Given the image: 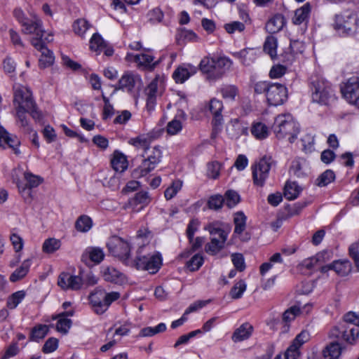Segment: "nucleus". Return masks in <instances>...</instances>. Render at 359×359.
Instances as JSON below:
<instances>
[{"mask_svg":"<svg viewBox=\"0 0 359 359\" xmlns=\"http://www.w3.org/2000/svg\"><path fill=\"white\" fill-rule=\"evenodd\" d=\"M150 201L151 198L147 191H140L137 193L132 199V202L135 205L141 204L142 205H147Z\"/></svg>","mask_w":359,"mask_h":359,"instance_id":"e2e57ef3","label":"nucleus"},{"mask_svg":"<svg viewBox=\"0 0 359 359\" xmlns=\"http://www.w3.org/2000/svg\"><path fill=\"white\" fill-rule=\"evenodd\" d=\"M153 138L149 135H141L129 140L128 143L135 148L142 149L144 153L150 148Z\"/></svg>","mask_w":359,"mask_h":359,"instance_id":"c756f323","label":"nucleus"},{"mask_svg":"<svg viewBox=\"0 0 359 359\" xmlns=\"http://www.w3.org/2000/svg\"><path fill=\"white\" fill-rule=\"evenodd\" d=\"M26 113H29L28 110L16 109V116H17L18 121L20 123L21 127L23 128V129L25 132L31 133L33 130L29 125V121L27 118Z\"/></svg>","mask_w":359,"mask_h":359,"instance_id":"603ef678","label":"nucleus"},{"mask_svg":"<svg viewBox=\"0 0 359 359\" xmlns=\"http://www.w3.org/2000/svg\"><path fill=\"white\" fill-rule=\"evenodd\" d=\"M239 194L233 190H229L225 193L224 202L228 208H232L240 202Z\"/></svg>","mask_w":359,"mask_h":359,"instance_id":"864d4df0","label":"nucleus"},{"mask_svg":"<svg viewBox=\"0 0 359 359\" xmlns=\"http://www.w3.org/2000/svg\"><path fill=\"white\" fill-rule=\"evenodd\" d=\"M272 128L277 138L283 139L288 136L291 143L295 140L299 130L298 124L290 114L277 116Z\"/></svg>","mask_w":359,"mask_h":359,"instance_id":"f03ea898","label":"nucleus"},{"mask_svg":"<svg viewBox=\"0 0 359 359\" xmlns=\"http://www.w3.org/2000/svg\"><path fill=\"white\" fill-rule=\"evenodd\" d=\"M312 100L315 102L327 105L335 100L334 90L327 81L316 79L311 83Z\"/></svg>","mask_w":359,"mask_h":359,"instance_id":"423d86ee","label":"nucleus"},{"mask_svg":"<svg viewBox=\"0 0 359 359\" xmlns=\"http://www.w3.org/2000/svg\"><path fill=\"white\" fill-rule=\"evenodd\" d=\"M196 67L187 65L178 67L173 72L172 77L176 83H182L196 73Z\"/></svg>","mask_w":359,"mask_h":359,"instance_id":"412c9836","label":"nucleus"},{"mask_svg":"<svg viewBox=\"0 0 359 359\" xmlns=\"http://www.w3.org/2000/svg\"><path fill=\"white\" fill-rule=\"evenodd\" d=\"M0 142H4L12 148L15 154H19L18 147L20 146V140L13 135L8 133L2 126H0Z\"/></svg>","mask_w":359,"mask_h":359,"instance_id":"cd10ccee","label":"nucleus"},{"mask_svg":"<svg viewBox=\"0 0 359 359\" xmlns=\"http://www.w3.org/2000/svg\"><path fill=\"white\" fill-rule=\"evenodd\" d=\"M311 12V6L309 3L305 4L301 8L297 9L292 18V22L294 25H301L307 22Z\"/></svg>","mask_w":359,"mask_h":359,"instance_id":"7c9ffc66","label":"nucleus"},{"mask_svg":"<svg viewBox=\"0 0 359 359\" xmlns=\"http://www.w3.org/2000/svg\"><path fill=\"white\" fill-rule=\"evenodd\" d=\"M215 57H204L200 62V69L204 72L208 74V79L210 81H212V74L215 72Z\"/></svg>","mask_w":359,"mask_h":359,"instance_id":"58836bf2","label":"nucleus"},{"mask_svg":"<svg viewBox=\"0 0 359 359\" xmlns=\"http://www.w3.org/2000/svg\"><path fill=\"white\" fill-rule=\"evenodd\" d=\"M341 350L339 341H332L324 348L323 356L324 359H338L341 355Z\"/></svg>","mask_w":359,"mask_h":359,"instance_id":"bb28decb","label":"nucleus"},{"mask_svg":"<svg viewBox=\"0 0 359 359\" xmlns=\"http://www.w3.org/2000/svg\"><path fill=\"white\" fill-rule=\"evenodd\" d=\"M334 172L331 170H327L317 178L316 184L318 187H325L334 181Z\"/></svg>","mask_w":359,"mask_h":359,"instance_id":"09e8293b","label":"nucleus"},{"mask_svg":"<svg viewBox=\"0 0 359 359\" xmlns=\"http://www.w3.org/2000/svg\"><path fill=\"white\" fill-rule=\"evenodd\" d=\"M203 261L201 255L196 254L187 262L186 266L191 271H196L203 265Z\"/></svg>","mask_w":359,"mask_h":359,"instance_id":"5fc2aeb1","label":"nucleus"},{"mask_svg":"<svg viewBox=\"0 0 359 359\" xmlns=\"http://www.w3.org/2000/svg\"><path fill=\"white\" fill-rule=\"evenodd\" d=\"M103 277L105 280L116 284H123L126 279L125 276L113 267H107L103 271Z\"/></svg>","mask_w":359,"mask_h":359,"instance_id":"c85d7f7f","label":"nucleus"},{"mask_svg":"<svg viewBox=\"0 0 359 359\" xmlns=\"http://www.w3.org/2000/svg\"><path fill=\"white\" fill-rule=\"evenodd\" d=\"M300 314V306L294 305L287 309L283 314V320L289 323Z\"/></svg>","mask_w":359,"mask_h":359,"instance_id":"bf43d9fd","label":"nucleus"},{"mask_svg":"<svg viewBox=\"0 0 359 359\" xmlns=\"http://www.w3.org/2000/svg\"><path fill=\"white\" fill-rule=\"evenodd\" d=\"M53 40V36L51 34L43 38V35H39L33 37L31 39L32 45L38 50L41 52V56L39 59L40 65L43 67H46L51 65L54 61V56L53 53L47 48L46 43L51 42Z\"/></svg>","mask_w":359,"mask_h":359,"instance_id":"9b49d317","label":"nucleus"},{"mask_svg":"<svg viewBox=\"0 0 359 359\" xmlns=\"http://www.w3.org/2000/svg\"><path fill=\"white\" fill-rule=\"evenodd\" d=\"M61 246V242L60 240L55 238H50L43 243L42 250L45 253H53L57 250Z\"/></svg>","mask_w":359,"mask_h":359,"instance_id":"a18cd8bd","label":"nucleus"},{"mask_svg":"<svg viewBox=\"0 0 359 359\" xmlns=\"http://www.w3.org/2000/svg\"><path fill=\"white\" fill-rule=\"evenodd\" d=\"M121 294L118 292H105L101 289H97L90 296V301L95 312L97 314L104 313L110 304L118 299Z\"/></svg>","mask_w":359,"mask_h":359,"instance_id":"0eeeda50","label":"nucleus"},{"mask_svg":"<svg viewBox=\"0 0 359 359\" xmlns=\"http://www.w3.org/2000/svg\"><path fill=\"white\" fill-rule=\"evenodd\" d=\"M215 72L212 74V81L221 79L233 64L232 61L226 57H215Z\"/></svg>","mask_w":359,"mask_h":359,"instance_id":"aec40b11","label":"nucleus"},{"mask_svg":"<svg viewBox=\"0 0 359 359\" xmlns=\"http://www.w3.org/2000/svg\"><path fill=\"white\" fill-rule=\"evenodd\" d=\"M309 339V334L307 331H302L292 341L284 354L286 359H297L300 356V347Z\"/></svg>","mask_w":359,"mask_h":359,"instance_id":"dca6fc26","label":"nucleus"},{"mask_svg":"<svg viewBox=\"0 0 359 359\" xmlns=\"http://www.w3.org/2000/svg\"><path fill=\"white\" fill-rule=\"evenodd\" d=\"M161 257L160 254H149L141 255L138 252L135 259L131 264L139 270L148 271L150 273H156L161 265Z\"/></svg>","mask_w":359,"mask_h":359,"instance_id":"f8f14e48","label":"nucleus"},{"mask_svg":"<svg viewBox=\"0 0 359 359\" xmlns=\"http://www.w3.org/2000/svg\"><path fill=\"white\" fill-rule=\"evenodd\" d=\"M25 180L27 182L26 184H22L20 182L17 183L19 191L21 194L25 193L27 191L28 196H30V189L38 187L43 182V179L38 175H34L29 172L24 173Z\"/></svg>","mask_w":359,"mask_h":359,"instance_id":"a211bd4d","label":"nucleus"},{"mask_svg":"<svg viewBox=\"0 0 359 359\" xmlns=\"http://www.w3.org/2000/svg\"><path fill=\"white\" fill-rule=\"evenodd\" d=\"M277 46L278 41L277 39L273 36H269L266 37L263 49L264 51L268 54L272 60H276L278 58V55L277 54Z\"/></svg>","mask_w":359,"mask_h":359,"instance_id":"473e14b6","label":"nucleus"},{"mask_svg":"<svg viewBox=\"0 0 359 359\" xmlns=\"http://www.w3.org/2000/svg\"><path fill=\"white\" fill-rule=\"evenodd\" d=\"M348 251L350 256L355 261L356 266L359 269V242L352 243Z\"/></svg>","mask_w":359,"mask_h":359,"instance_id":"774afa93","label":"nucleus"},{"mask_svg":"<svg viewBox=\"0 0 359 359\" xmlns=\"http://www.w3.org/2000/svg\"><path fill=\"white\" fill-rule=\"evenodd\" d=\"M13 16L22 27V33L35 36L44 34L43 22L36 15H32L31 18L28 19L20 8H16L13 11Z\"/></svg>","mask_w":359,"mask_h":359,"instance_id":"20e7f679","label":"nucleus"},{"mask_svg":"<svg viewBox=\"0 0 359 359\" xmlns=\"http://www.w3.org/2000/svg\"><path fill=\"white\" fill-rule=\"evenodd\" d=\"M142 156L144 158L142 163L133 171L134 175L137 177H144L154 170L161 162L162 152L158 147H150Z\"/></svg>","mask_w":359,"mask_h":359,"instance_id":"39448f33","label":"nucleus"},{"mask_svg":"<svg viewBox=\"0 0 359 359\" xmlns=\"http://www.w3.org/2000/svg\"><path fill=\"white\" fill-rule=\"evenodd\" d=\"M330 336L339 341L353 344L359 336V325L340 323L331 330Z\"/></svg>","mask_w":359,"mask_h":359,"instance_id":"9d476101","label":"nucleus"},{"mask_svg":"<svg viewBox=\"0 0 359 359\" xmlns=\"http://www.w3.org/2000/svg\"><path fill=\"white\" fill-rule=\"evenodd\" d=\"M57 285L64 290H78L81 287L83 283L81 278L79 276L62 272L58 277Z\"/></svg>","mask_w":359,"mask_h":359,"instance_id":"f3484780","label":"nucleus"},{"mask_svg":"<svg viewBox=\"0 0 359 359\" xmlns=\"http://www.w3.org/2000/svg\"><path fill=\"white\" fill-rule=\"evenodd\" d=\"M107 246L113 256L118 257L125 264H129L130 245L127 241L116 236H112L108 241Z\"/></svg>","mask_w":359,"mask_h":359,"instance_id":"1a4fd4ad","label":"nucleus"},{"mask_svg":"<svg viewBox=\"0 0 359 359\" xmlns=\"http://www.w3.org/2000/svg\"><path fill=\"white\" fill-rule=\"evenodd\" d=\"M49 330L48 326L46 325H38L35 326L30 335V339L33 341H39L43 339L48 334Z\"/></svg>","mask_w":359,"mask_h":359,"instance_id":"49530a36","label":"nucleus"},{"mask_svg":"<svg viewBox=\"0 0 359 359\" xmlns=\"http://www.w3.org/2000/svg\"><path fill=\"white\" fill-rule=\"evenodd\" d=\"M220 91L224 98L229 100H234L238 94V88L233 85L224 86Z\"/></svg>","mask_w":359,"mask_h":359,"instance_id":"680f3d73","label":"nucleus"},{"mask_svg":"<svg viewBox=\"0 0 359 359\" xmlns=\"http://www.w3.org/2000/svg\"><path fill=\"white\" fill-rule=\"evenodd\" d=\"M13 102L16 109L28 110L29 114H30L34 119L37 121L41 119V112L37 109L29 90L27 88H18L15 90Z\"/></svg>","mask_w":359,"mask_h":359,"instance_id":"7ed1b4c3","label":"nucleus"},{"mask_svg":"<svg viewBox=\"0 0 359 359\" xmlns=\"http://www.w3.org/2000/svg\"><path fill=\"white\" fill-rule=\"evenodd\" d=\"M205 230L211 236L210 241L205 245V251L208 255H216L224 249L230 229L225 228L222 222L215 221L208 224Z\"/></svg>","mask_w":359,"mask_h":359,"instance_id":"f257e3e1","label":"nucleus"},{"mask_svg":"<svg viewBox=\"0 0 359 359\" xmlns=\"http://www.w3.org/2000/svg\"><path fill=\"white\" fill-rule=\"evenodd\" d=\"M200 222L197 219H192L187 228L186 234L189 241L192 242L194 233L198 231Z\"/></svg>","mask_w":359,"mask_h":359,"instance_id":"0e129e2a","label":"nucleus"},{"mask_svg":"<svg viewBox=\"0 0 359 359\" xmlns=\"http://www.w3.org/2000/svg\"><path fill=\"white\" fill-rule=\"evenodd\" d=\"M343 97L359 108V77L350 78L341 88Z\"/></svg>","mask_w":359,"mask_h":359,"instance_id":"4468645a","label":"nucleus"},{"mask_svg":"<svg viewBox=\"0 0 359 359\" xmlns=\"http://www.w3.org/2000/svg\"><path fill=\"white\" fill-rule=\"evenodd\" d=\"M251 133L255 138L258 140H263L268 137L269 129L265 124L261 122H257L252 125L251 128Z\"/></svg>","mask_w":359,"mask_h":359,"instance_id":"79ce46f5","label":"nucleus"},{"mask_svg":"<svg viewBox=\"0 0 359 359\" xmlns=\"http://www.w3.org/2000/svg\"><path fill=\"white\" fill-rule=\"evenodd\" d=\"M276 165V161L271 156H264L252 166V180L255 186L264 187L269 177L271 167Z\"/></svg>","mask_w":359,"mask_h":359,"instance_id":"6e6552de","label":"nucleus"},{"mask_svg":"<svg viewBox=\"0 0 359 359\" xmlns=\"http://www.w3.org/2000/svg\"><path fill=\"white\" fill-rule=\"evenodd\" d=\"M140 81V76L132 72H126L118 81V88L131 92L137 81Z\"/></svg>","mask_w":359,"mask_h":359,"instance_id":"4be33fe9","label":"nucleus"},{"mask_svg":"<svg viewBox=\"0 0 359 359\" xmlns=\"http://www.w3.org/2000/svg\"><path fill=\"white\" fill-rule=\"evenodd\" d=\"M247 217L245 214L238 211L234 214L233 222L235 224L234 233L240 235L241 234L246 228Z\"/></svg>","mask_w":359,"mask_h":359,"instance_id":"4c0bfd02","label":"nucleus"},{"mask_svg":"<svg viewBox=\"0 0 359 359\" xmlns=\"http://www.w3.org/2000/svg\"><path fill=\"white\" fill-rule=\"evenodd\" d=\"M221 165L218 162H212L208 165L207 175L210 178L217 179L220 172Z\"/></svg>","mask_w":359,"mask_h":359,"instance_id":"338daca9","label":"nucleus"},{"mask_svg":"<svg viewBox=\"0 0 359 359\" xmlns=\"http://www.w3.org/2000/svg\"><path fill=\"white\" fill-rule=\"evenodd\" d=\"M233 55L239 59L245 65H249L255 58V52L250 48H245L239 52L233 53Z\"/></svg>","mask_w":359,"mask_h":359,"instance_id":"ea45409f","label":"nucleus"},{"mask_svg":"<svg viewBox=\"0 0 359 359\" xmlns=\"http://www.w3.org/2000/svg\"><path fill=\"white\" fill-rule=\"evenodd\" d=\"M356 22L355 14L351 11H346L335 15L333 26L339 34H349L356 28Z\"/></svg>","mask_w":359,"mask_h":359,"instance_id":"ddd939ff","label":"nucleus"},{"mask_svg":"<svg viewBox=\"0 0 359 359\" xmlns=\"http://www.w3.org/2000/svg\"><path fill=\"white\" fill-rule=\"evenodd\" d=\"M72 27L76 34L83 37L86 32L90 27V24L86 19L80 18L74 21Z\"/></svg>","mask_w":359,"mask_h":359,"instance_id":"c03bdc74","label":"nucleus"},{"mask_svg":"<svg viewBox=\"0 0 359 359\" xmlns=\"http://www.w3.org/2000/svg\"><path fill=\"white\" fill-rule=\"evenodd\" d=\"M182 186V182L180 180L174 181L172 184L168 187L165 192L164 195L167 200L172 199L177 193L181 189Z\"/></svg>","mask_w":359,"mask_h":359,"instance_id":"4d7b16f0","label":"nucleus"},{"mask_svg":"<svg viewBox=\"0 0 359 359\" xmlns=\"http://www.w3.org/2000/svg\"><path fill=\"white\" fill-rule=\"evenodd\" d=\"M224 203V198L219 194L213 195L210 197L208 201V206L214 210H220Z\"/></svg>","mask_w":359,"mask_h":359,"instance_id":"6e6d98bb","label":"nucleus"},{"mask_svg":"<svg viewBox=\"0 0 359 359\" xmlns=\"http://www.w3.org/2000/svg\"><path fill=\"white\" fill-rule=\"evenodd\" d=\"M105 43L102 37L98 33H95L90 40V48L100 53L105 48Z\"/></svg>","mask_w":359,"mask_h":359,"instance_id":"37998d69","label":"nucleus"},{"mask_svg":"<svg viewBox=\"0 0 359 359\" xmlns=\"http://www.w3.org/2000/svg\"><path fill=\"white\" fill-rule=\"evenodd\" d=\"M145 93L147 95V108L149 111L154 109L156 99L158 94V80L154 79L146 88Z\"/></svg>","mask_w":359,"mask_h":359,"instance_id":"b1692460","label":"nucleus"},{"mask_svg":"<svg viewBox=\"0 0 359 359\" xmlns=\"http://www.w3.org/2000/svg\"><path fill=\"white\" fill-rule=\"evenodd\" d=\"M59 318L56 329L58 332L66 334L72 325V320L62 316H57ZM53 319H56L57 317H53Z\"/></svg>","mask_w":359,"mask_h":359,"instance_id":"052dcab7","label":"nucleus"},{"mask_svg":"<svg viewBox=\"0 0 359 359\" xmlns=\"http://www.w3.org/2000/svg\"><path fill=\"white\" fill-rule=\"evenodd\" d=\"M285 25V18L281 14H276L266 24V29L269 33H276L282 29Z\"/></svg>","mask_w":359,"mask_h":359,"instance_id":"2f4dec72","label":"nucleus"},{"mask_svg":"<svg viewBox=\"0 0 359 359\" xmlns=\"http://www.w3.org/2000/svg\"><path fill=\"white\" fill-rule=\"evenodd\" d=\"M299 44L300 43L298 41L291 42L288 47L286 48L285 50L278 55V59H280V60L283 62H291L297 53V52L294 50V48Z\"/></svg>","mask_w":359,"mask_h":359,"instance_id":"a19ab883","label":"nucleus"},{"mask_svg":"<svg viewBox=\"0 0 359 359\" xmlns=\"http://www.w3.org/2000/svg\"><path fill=\"white\" fill-rule=\"evenodd\" d=\"M302 188L294 182H287L284 188V196L290 201L294 200L298 197Z\"/></svg>","mask_w":359,"mask_h":359,"instance_id":"c9c22d12","label":"nucleus"},{"mask_svg":"<svg viewBox=\"0 0 359 359\" xmlns=\"http://www.w3.org/2000/svg\"><path fill=\"white\" fill-rule=\"evenodd\" d=\"M247 285L243 280H240L231 288L229 295L233 299H240L245 291Z\"/></svg>","mask_w":359,"mask_h":359,"instance_id":"3c124183","label":"nucleus"},{"mask_svg":"<svg viewBox=\"0 0 359 359\" xmlns=\"http://www.w3.org/2000/svg\"><path fill=\"white\" fill-rule=\"evenodd\" d=\"M92 226V220L87 215H81L80 216L75 224V227L77 231L81 232H86Z\"/></svg>","mask_w":359,"mask_h":359,"instance_id":"de8ad7c7","label":"nucleus"},{"mask_svg":"<svg viewBox=\"0 0 359 359\" xmlns=\"http://www.w3.org/2000/svg\"><path fill=\"white\" fill-rule=\"evenodd\" d=\"M25 297V292L20 290L12 294L8 299L7 306L11 309H14L22 301Z\"/></svg>","mask_w":359,"mask_h":359,"instance_id":"8fccbe9b","label":"nucleus"},{"mask_svg":"<svg viewBox=\"0 0 359 359\" xmlns=\"http://www.w3.org/2000/svg\"><path fill=\"white\" fill-rule=\"evenodd\" d=\"M127 57H133V60L137 63L139 66H142L147 68H154L158 62H154V57L147 53L140 55H128Z\"/></svg>","mask_w":359,"mask_h":359,"instance_id":"72a5a7b5","label":"nucleus"},{"mask_svg":"<svg viewBox=\"0 0 359 359\" xmlns=\"http://www.w3.org/2000/svg\"><path fill=\"white\" fill-rule=\"evenodd\" d=\"M88 253L90 260L95 263H100L104 257L102 250L99 248H91Z\"/></svg>","mask_w":359,"mask_h":359,"instance_id":"69168bd1","label":"nucleus"},{"mask_svg":"<svg viewBox=\"0 0 359 359\" xmlns=\"http://www.w3.org/2000/svg\"><path fill=\"white\" fill-rule=\"evenodd\" d=\"M330 269L334 270L341 276H346L349 274L351 271V264L347 259L337 260L333 262L332 264L323 266L321 271L326 272Z\"/></svg>","mask_w":359,"mask_h":359,"instance_id":"6ab92c4d","label":"nucleus"},{"mask_svg":"<svg viewBox=\"0 0 359 359\" xmlns=\"http://www.w3.org/2000/svg\"><path fill=\"white\" fill-rule=\"evenodd\" d=\"M223 104L222 101L213 98L210 101L209 109L213 115L212 123L215 126L221 125L222 121V111Z\"/></svg>","mask_w":359,"mask_h":359,"instance_id":"393cba45","label":"nucleus"},{"mask_svg":"<svg viewBox=\"0 0 359 359\" xmlns=\"http://www.w3.org/2000/svg\"><path fill=\"white\" fill-rule=\"evenodd\" d=\"M111 164L113 169L119 172H124L128 166L126 156L121 152L116 151L111 159Z\"/></svg>","mask_w":359,"mask_h":359,"instance_id":"a878e982","label":"nucleus"},{"mask_svg":"<svg viewBox=\"0 0 359 359\" xmlns=\"http://www.w3.org/2000/svg\"><path fill=\"white\" fill-rule=\"evenodd\" d=\"M287 98V88L280 83H271L269 87L267 101L271 105L282 104Z\"/></svg>","mask_w":359,"mask_h":359,"instance_id":"2eb2a0df","label":"nucleus"},{"mask_svg":"<svg viewBox=\"0 0 359 359\" xmlns=\"http://www.w3.org/2000/svg\"><path fill=\"white\" fill-rule=\"evenodd\" d=\"M32 260L30 259H25L10 276V280L11 282H16L22 278H24L29 271L31 266Z\"/></svg>","mask_w":359,"mask_h":359,"instance_id":"f704fd0d","label":"nucleus"},{"mask_svg":"<svg viewBox=\"0 0 359 359\" xmlns=\"http://www.w3.org/2000/svg\"><path fill=\"white\" fill-rule=\"evenodd\" d=\"M324 252H319L316 254L314 257H310L309 259H304L302 262V266L305 268L310 269L314 267L318 263L322 262L324 260Z\"/></svg>","mask_w":359,"mask_h":359,"instance_id":"13d9d810","label":"nucleus"},{"mask_svg":"<svg viewBox=\"0 0 359 359\" xmlns=\"http://www.w3.org/2000/svg\"><path fill=\"white\" fill-rule=\"evenodd\" d=\"M253 327L248 323L242 324L232 334L231 339L234 342L248 339L252 335Z\"/></svg>","mask_w":359,"mask_h":359,"instance_id":"5701e85b","label":"nucleus"},{"mask_svg":"<svg viewBox=\"0 0 359 359\" xmlns=\"http://www.w3.org/2000/svg\"><path fill=\"white\" fill-rule=\"evenodd\" d=\"M227 133L231 138H238L242 135H246L248 133V128L239 123L238 121H235L231 125L227 127Z\"/></svg>","mask_w":359,"mask_h":359,"instance_id":"e433bc0d","label":"nucleus"}]
</instances>
